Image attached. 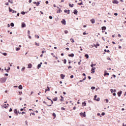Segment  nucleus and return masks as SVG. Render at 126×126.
<instances>
[{"label":"nucleus","instance_id":"9","mask_svg":"<svg viewBox=\"0 0 126 126\" xmlns=\"http://www.w3.org/2000/svg\"><path fill=\"white\" fill-rule=\"evenodd\" d=\"M112 2L113 3H116V4H118V3H119V1H118L117 0H113Z\"/></svg>","mask_w":126,"mask_h":126},{"label":"nucleus","instance_id":"31","mask_svg":"<svg viewBox=\"0 0 126 126\" xmlns=\"http://www.w3.org/2000/svg\"><path fill=\"white\" fill-rule=\"evenodd\" d=\"M91 67H94V66H96V64H92L91 65Z\"/></svg>","mask_w":126,"mask_h":126},{"label":"nucleus","instance_id":"47","mask_svg":"<svg viewBox=\"0 0 126 126\" xmlns=\"http://www.w3.org/2000/svg\"><path fill=\"white\" fill-rule=\"evenodd\" d=\"M8 2H10V3H13V2L12 1H11L10 0H8Z\"/></svg>","mask_w":126,"mask_h":126},{"label":"nucleus","instance_id":"41","mask_svg":"<svg viewBox=\"0 0 126 126\" xmlns=\"http://www.w3.org/2000/svg\"><path fill=\"white\" fill-rule=\"evenodd\" d=\"M82 104H83V106H86V102H84L82 103Z\"/></svg>","mask_w":126,"mask_h":126},{"label":"nucleus","instance_id":"2","mask_svg":"<svg viewBox=\"0 0 126 126\" xmlns=\"http://www.w3.org/2000/svg\"><path fill=\"white\" fill-rule=\"evenodd\" d=\"M97 95H94V100H95V101H100V98L98 97L97 99Z\"/></svg>","mask_w":126,"mask_h":126},{"label":"nucleus","instance_id":"17","mask_svg":"<svg viewBox=\"0 0 126 126\" xmlns=\"http://www.w3.org/2000/svg\"><path fill=\"white\" fill-rule=\"evenodd\" d=\"M43 63H40V64H38V65H37V68L38 69H39V68H40V67H41V65Z\"/></svg>","mask_w":126,"mask_h":126},{"label":"nucleus","instance_id":"46","mask_svg":"<svg viewBox=\"0 0 126 126\" xmlns=\"http://www.w3.org/2000/svg\"><path fill=\"white\" fill-rule=\"evenodd\" d=\"M86 34H87V35H88V33H86V32H84L83 33V35H86Z\"/></svg>","mask_w":126,"mask_h":126},{"label":"nucleus","instance_id":"5","mask_svg":"<svg viewBox=\"0 0 126 126\" xmlns=\"http://www.w3.org/2000/svg\"><path fill=\"white\" fill-rule=\"evenodd\" d=\"M33 3H34V4H36V6H39V4H40V2H33Z\"/></svg>","mask_w":126,"mask_h":126},{"label":"nucleus","instance_id":"7","mask_svg":"<svg viewBox=\"0 0 126 126\" xmlns=\"http://www.w3.org/2000/svg\"><path fill=\"white\" fill-rule=\"evenodd\" d=\"M62 24H63V25H65L66 24V23L65 22V20L64 19H63L62 21Z\"/></svg>","mask_w":126,"mask_h":126},{"label":"nucleus","instance_id":"6","mask_svg":"<svg viewBox=\"0 0 126 126\" xmlns=\"http://www.w3.org/2000/svg\"><path fill=\"white\" fill-rule=\"evenodd\" d=\"M122 93H123V92L122 91H120V92H118L117 94L119 97H121V95H122Z\"/></svg>","mask_w":126,"mask_h":126},{"label":"nucleus","instance_id":"22","mask_svg":"<svg viewBox=\"0 0 126 126\" xmlns=\"http://www.w3.org/2000/svg\"><path fill=\"white\" fill-rule=\"evenodd\" d=\"M74 5L73 4H71L70 3H69V6H70V7H73Z\"/></svg>","mask_w":126,"mask_h":126},{"label":"nucleus","instance_id":"8","mask_svg":"<svg viewBox=\"0 0 126 126\" xmlns=\"http://www.w3.org/2000/svg\"><path fill=\"white\" fill-rule=\"evenodd\" d=\"M64 12L67 13V14H69V13L70 12V10H67L65 9L64 10Z\"/></svg>","mask_w":126,"mask_h":126},{"label":"nucleus","instance_id":"21","mask_svg":"<svg viewBox=\"0 0 126 126\" xmlns=\"http://www.w3.org/2000/svg\"><path fill=\"white\" fill-rule=\"evenodd\" d=\"M52 116H53V117H54L53 119H56V117H57V115H56V113H53L52 114Z\"/></svg>","mask_w":126,"mask_h":126},{"label":"nucleus","instance_id":"56","mask_svg":"<svg viewBox=\"0 0 126 126\" xmlns=\"http://www.w3.org/2000/svg\"><path fill=\"white\" fill-rule=\"evenodd\" d=\"M101 115H102V116H105V113L104 112H102Z\"/></svg>","mask_w":126,"mask_h":126},{"label":"nucleus","instance_id":"14","mask_svg":"<svg viewBox=\"0 0 126 126\" xmlns=\"http://www.w3.org/2000/svg\"><path fill=\"white\" fill-rule=\"evenodd\" d=\"M68 57H71V58H73V57H74V54H73V53H72L71 54H69Z\"/></svg>","mask_w":126,"mask_h":126},{"label":"nucleus","instance_id":"34","mask_svg":"<svg viewBox=\"0 0 126 126\" xmlns=\"http://www.w3.org/2000/svg\"><path fill=\"white\" fill-rule=\"evenodd\" d=\"M106 75H109V73L105 72L104 74V76H106Z\"/></svg>","mask_w":126,"mask_h":126},{"label":"nucleus","instance_id":"23","mask_svg":"<svg viewBox=\"0 0 126 126\" xmlns=\"http://www.w3.org/2000/svg\"><path fill=\"white\" fill-rule=\"evenodd\" d=\"M61 97L62 99H60L61 102H63V95H61Z\"/></svg>","mask_w":126,"mask_h":126},{"label":"nucleus","instance_id":"58","mask_svg":"<svg viewBox=\"0 0 126 126\" xmlns=\"http://www.w3.org/2000/svg\"><path fill=\"white\" fill-rule=\"evenodd\" d=\"M118 37H119L120 38H121L122 36L120 34H118Z\"/></svg>","mask_w":126,"mask_h":126},{"label":"nucleus","instance_id":"4","mask_svg":"<svg viewBox=\"0 0 126 126\" xmlns=\"http://www.w3.org/2000/svg\"><path fill=\"white\" fill-rule=\"evenodd\" d=\"M80 115L81 116V117H85L86 115H85V112H84V113H80Z\"/></svg>","mask_w":126,"mask_h":126},{"label":"nucleus","instance_id":"32","mask_svg":"<svg viewBox=\"0 0 126 126\" xmlns=\"http://www.w3.org/2000/svg\"><path fill=\"white\" fill-rule=\"evenodd\" d=\"M53 101H58V97H55L53 98Z\"/></svg>","mask_w":126,"mask_h":126},{"label":"nucleus","instance_id":"45","mask_svg":"<svg viewBox=\"0 0 126 126\" xmlns=\"http://www.w3.org/2000/svg\"><path fill=\"white\" fill-rule=\"evenodd\" d=\"M51 55L53 56V57H55L56 56H55V54L53 53H51Z\"/></svg>","mask_w":126,"mask_h":126},{"label":"nucleus","instance_id":"43","mask_svg":"<svg viewBox=\"0 0 126 126\" xmlns=\"http://www.w3.org/2000/svg\"><path fill=\"white\" fill-rule=\"evenodd\" d=\"M104 52H107V53H110V50H108L107 51V50L105 49V50H104Z\"/></svg>","mask_w":126,"mask_h":126},{"label":"nucleus","instance_id":"38","mask_svg":"<svg viewBox=\"0 0 126 126\" xmlns=\"http://www.w3.org/2000/svg\"><path fill=\"white\" fill-rule=\"evenodd\" d=\"M2 54L3 56H7V53H2Z\"/></svg>","mask_w":126,"mask_h":126},{"label":"nucleus","instance_id":"59","mask_svg":"<svg viewBox=\"0 0 126 126\" xmlns=\"http://www.w3.org/2000/svg\"><path fill=\"white\" fill-rule=\"evenodd\" d=\"M43 104H45L46 105H47V102L45 101H43Z\"/></svg>","mask_w":126,"mask_h":126},{"label":"nucleus","instance_id":"63","mask_svg":"<svg viewBox=\"0 0 126 126\" xmlns=\"http://www.w3.org/2000/svg\"><path fill=\"white\" fill-rule=\"evenodd\" d=\"M70 78H73V75L70 76Z\"/></svg>","mask_w":126,"mask_h":126},{"label":"nucleus","instance_id":"62","mask_svg":"<svg viewBox=\"0 0 126 126\" xmlns=\"http://www.w3.org/2000/svg\"><path fill=\"white\" fill-rule=\"evenodd\" d=\"M72 68V67H71V66H69L68 67V69H69V68Z\"/></svg>","mask_w":126,"mask_h":126},{"label":"nucleus","instance_id":"26","mask_svg":"<svg viewBox=\"0 0 126 126\" xmlns=\"http://www.w3.org/2000/svg\"><path fill=\"white\" fill-rule=\"evenodd\" d=\"M110 91H111V93H113V92H116V90H113V89H111L110 90Z\"/></svg>","mask_w":126,"mask_h":126},{"label":"nucleus","instance_id":"1","mask_svg":"<svg viewBox=\"0 0 126 126\" xmlns=\"http://www.w3.org/2000/svg\"><path fill=\"white\" fill-rule=\"evenodd\" d=\"M0 81L1 83H3L6 81V79L5 78H2L0 79Z\"/></svg>","mask_w":126,"mask_h":126},{"label":"nucleus","instance_id":"51","mask_svg":"<svg viewBox=\"0 0 126 126\" xmlns=\"http://www.w3.org/2000/svg\"><path fill=\"white\" fill-rule=\"evenodd\" d=\"M21 14H23V15H24V14H25V12H24V11H23V12H21Z\"/></svg>","mask_w":126,"mask_h":126},{"label":"nucleus","instance_id":"11","mask_svg":"<svg viewBox=\"0 0 126 126\" xmlns=\"http://www.w3.org/2000/svg\"><path fill=\"white\" fill-rule=\"evenodd\" d=\"M91 22H92V24H94L95 23V19H92L91 20Z\"/></svg>","mask_w":126,"mask_h":126},{"label":"nucleus","instance_id":"37","mask_svg":"<svg viewBox=\"0 0 126 126\" xmlns=\"http://www.w3.org/2000/svg\"><path fill=\"white\" fill-rule=\"evenodd\" d=\"M35 38H37V39H39L40 38V37L38 35H35Z\"/></svg>","mask_w":126,"mask_h":126},{"label":"nucleus","instance_id":"39","mask_svg":"<svg viewBox=\"0 0 126 126\" xmlns=\"http://www.w3.org/2000/svg\"><path fill=\"white\" fill-rule=\"evenodd\" d=\"M78 5H81L83 4V2H82V1H81V2L78 3Z\"/></svg>","mask_w":126,"mask_h":126},{"label":"nucleus","instance_id":"57","mask_svg":"<svg viewBox=\"0 0 126 126\" xmlns=\"http://www.w3.org/2000/svg\"><path fill=\"white\" fill-rule=\"evenodd\" d=\"M21 114H22V115H24V114H26V112H22L21 113Z\"/></svg>","mask_w":126,"mask_h":126},{"label":"nucleus","instance_id":"10","mask_svg":"<svg viewBox=\"0 0 126 126\" xmlns=\"http://www.w3.org/2000/svg\"><path fill=\"white\" fill-rule=\"evenodd\" d=\"M9 106V105L8 104H4L5 109H7V108H8Z\"/></svg>","mask_w":126,"mask_h":126},{"label":"nucleus","instance_id":"12","mask_svg":"<svg viewBox=\"0 0 126 126\" xmlns=\"http://www.w3.org/2000/svg\"><path fill=\"white\" fill-rule=\"evenodd\" d=\"M51 103V104H48L47 106H52V104H54V101L52 99L50 100Z\"/></svg>","mask_w":126,"mask_h":126},{"label":"nucleus","instance_id":"3","mask_svg":"<svg viewBox=\"0 0 126 126\" xmlns=\"http://www.w3.org/2000/svg\"><path fill=\"white\" fill-rule=\"evenodd\" d=\"M95 69H96V67H93L91 69V73H94L95 72Z\"/></svg>","mask_w":126,"mask_h":126},{"label":"nucleus","instance_id":"53","mask_svg":"<svg viewBox=\"0 0 126 126\" xmlns=\"http://www.w3.org/2000/svg\"><path fill=\"white\" fill-rule=\"evenodd\" d=\"M81 60H80V62H78V64H79V65H80V64H81Z\"/></svg>","mask_w":126,"mask_h":126},{"label":"nucleus","instance_id":"40","mask_svg":"<svg viewBox=\"0 0 126 126\" xmlns=\"http://www.w3.org/2000/svg\"><path fill=\"white\" fill-rule=\"evenodd\" d=\"M46 91H50V88L48 87L47 89H46Z\"/></svg>","mask_w":126,"mask_h":126},{"label":"nucleus","instance_id":"54","mask_svg":"<svg viewBox=\"0 0 126 126\" xmlns=\"http://www.w3.org/2000/svg\"><path fill=\"white\" fill-rule=\"evenodd\" d=\"M91 89H92V90H94V89H95V87H92Z\"/></svg>","mask_w":126,"mask_h":126},{"label":"nucleus","instance_id":"44","mask_svg":"<svg viewBox=\"0 0 126 126\" xmlns=\"http://www.w3.org/2000/svg\"><path fill=\"white\" fill-rule=\"evenodd\" d=\"M64 32L65 33V34H67V33H68V31H67V30L64 31Z\"/></svg>","mask_w":126,"mask_h":126},{"label":"nucleus","instance_id":"64","mask_svg":"<svg viewBox=\"0 0 126 126\" xmlns=\"http://www.w3.org/2000/svg\"><path fill=\"white\" fill-rule=\"evenodd\" d=\"M114 15H115L116 16H117L118 15V13H114Z\"/></svg>","mask_w":126,"mask_h":126},{"label":"nucleus","instance_id":"19","mask_svg":"<svg viewBox=\"0 0 126 126\" xmlns=\"http://www.w3.org/2000/svg\"><path fill=\"white\" fill-rule=\"evenodd\" d=\"M14 113L15 114H16V115L17 116V115H18V111H17V109H15V110H14Z\"/></svg>","mask_w":126,"mask_h":126},{"label":"nucleus","instance_id":"36","mask_svg":"<svg viewBox=\"0 0 126 126\" xmlns=\"http://www.w3.org/2000/svg\"><path fill=\"white\" fill-rule=\"evenodd\" d=\"M10 26L12 27H14V24H13V23H11L10 24Z\"/></svg>","mask_w":126,"mask_h":126},{"label":"nucleus","instance_id":"13","mask_svg":"<svg viewBox=\"0 0 126 126\" xmlns=\"http://www.w3.org/2000/svg\"><path fill=\"white\" fill-rule=\"evenodd\" d=\"M65 77V76L64 75H63V74H61V78L62 79H63V78H64V77Z\"/></svg>","mask_w":126,"mask_h":126},{"label":"nucleus","instance_id":"28","mask_svg":"<svg viewBox=\"0 0 126 126\" xmlns=\"http://www.w3.org/2000/svg\"><path fill=\"white\" fill-rule=\"evenodd\" d=\"M22 88H23V87H22V85H20L19 86V89H22Z\"/></svg>","mask_w":126,"mask_h":126},{"label":"nucleus","instance_id":"48","mask_svg":"<svg viewBox=\"0 0 126 126\" xmlns=\"http://www.w3.org/2000/svg\"><path fill=\"white\" fill-rule=\"evenodd\" d=\"M61 110H63V111H65V108H64V107H62Z\"/></svg>","mask_w":126,"mask_h":126},{"label":"nucleus","instance_id":"33","mask_svg":"<svg viewBox=\"0 0 126 126\" xmlns=\"http://www.w3.org/2000/svg\"><path fill=\"white\" fill-rule=\"evenodd\" d=\"M70 40L71 43H74V39H73V38H71Z\"/></svg>","mask_w":126,"mask_h":126},{"label":"nucleus","instance_id":"27","mask_svg":"<svg viewBox=\"0 0 126 126\" xmlns=\"http://www.w3.org/2000/svg\"><path fill=\"white\" fill-rule=\"evenodd\" d=\"M102 30H106V29H107V28H106V27H102L101 28Z\"/></svg>","mask_w":126,"mask_h":126},{"label":"nucleus","instance_id":"55","mask_svg":"<svg viewBox=\"0 0 126 126\" xmlns=\"http://www.w3.org/2000/svg\"><path fill=\"white\" fill-rule=\"evenodd\" d=\"M49 19H53V17L51 16H49Z\"/></svg>","mask_w":126,"mask_h":126},{"label":"nucleus","instance_id":"52","mask_svg":"<svg viewBox=\"0 0 126 126\" xmlns=\"http://www.w3.org/2000/svg\"><path fill=\"white\" fill-rule=\"evenodd\" d=\"M24 69H25V67H23L22 68V71H24Z\"/></svg>","mask_w":126,"mask_h":126},{"label":"nucleus","instance_id":"29","mask_svg":"<svg viewBox=\"0 0 126 126\" xmlns=\"http://www.w3.org/2000/svg\"><path fill=\"white\" fill-rule=\"evenodd\" d=\"M45 50V48H43V49H42V54H44V53H46V51H44Z\"/></svg>","mask_w":126,"mask_h":126},{"label":"nucleus","instance_id":"15","mask_svg":"<svg viewBox=\"0 0 126 126\" xmlns=\"http://www.w3.org/2000/svg\"><path fill=\"white\" fill-rule=\"evenodd\" d=\"M31 67H32V64H31V63L29 64L28 65V68H31Z\"/></svg>","mask_w":126,"mask_h":126},{"label":"nucleus","instance_id":"50","mask_svg":"<svg viewBox=\"0 0 126 126\" xmlns=\"http://www.w3.org/2000/svg\"><path fill=\"white\" fill-rule=\"evenodd\" d=\"M32 115V116H35V113H31L30 116H31Z\"/></svg>","mask_w":126,"mask_h":126},{"label":"nucleus","instance_id":"61","mask_svg":"<svg viewBox=\"0 0 126 126\" xmlns=\"http://www.w3.org/2000/svg\"><path fill=\"white\" fill-rule=\"evenodd\" d=\"M28 35H30V31H28Z\"/></svg>","mask_w":126,"mask_h":126},{"label":"nucleus","instance_id":"30","mask_svg":"<svg viewBox=\"0 0 126 126\" xmlns=\"http://www.w3.org/2000/svg\"><path fill=\"white\" fill-rule=\"evenodd\" d=\"M85 58H86V59H88L89 58V56L88 55V54H86L85 55Z\"/></svg>","mask_w":126,"mask_h":126},{"label":"nucleus","instance_id":"24","mask_svg":"<svg viewBox=\"0 0 126 126\" xmlns=\"http://www.w3.org/2000/svg\"><path fill=\"white\" fill-rule=\"evenodd\" d=\"M35 45H36V46H37V47H39V46H40V43H37V42H35Z\"/></svg>","mask_w":126,"mask_h":126},{"label":"nucleus","instance_id":"16","mask_svg":"<svg viewBox=\"0 0 126 126\" xmlns=\"http://www.w3.org/2000/svg\"><path fill=\"white\" fill-rule=\"evenodd\" d=\"M77 12H78V11H77V10L75 9L73 13L75 14L76 15H77Z\"/></svg>","mask_w":126,"mask_h":126},{"label":"nucleus","instance_id":"25","mask_svg":"<svg viewBox=\"0 0 126 126\" xmlns=\"http://www.w3.org/2000/svg\"><path fill=\"white\" fill-rule=\"evenodd\" d=\"M99 46H100L99 44H96V45H94V47L95 48H97V47H99Z\"/></svg>","mask_w":126,"mask_h":126},{"label":"nucleus","instance_id":"42","mask_svg":"<svg viewBox=\"0 0 126 126\" xmlns=\"http://www.w3.org/2000/svg\"><path fill=\"white\" fill-rule=\"evenodd\" d=\"M19 50H20V48L18 47V48H16V51H19Z\"/></svg>","mask_w":126,"mask_h":126},{"label":"nucleus","instance_id":"35","mask_svg":"<svg viewBox=\"0 0 126 126\" xmlns=\"http://www.w3.org/2000/svg\"><path fill=\"white\" fill-rule=\"evenodd\" d=\"M9 12H11L13 11V10H12V9L10 8V7H9Z\"/></svg>","mask_w":126,"mask_h":126},{"label":"nucleus","instance_id":"49","mask_svg":"<svg viewBox=\"0 0 126 126\" xmlns=\"http://www.w3.org/2000/svg\"><path fill=\"white\" fill-rule=\"evenodd\" d=\"M63 63H66V60L64 59L63 60Z\"/></svg>","mask_w":126,"mask_h":126},{"label":"nucleus","instance_id":"18","mask_svg":"<svg viewBox=\"0 0 126 126\" xmlns=\"http://www.w3.org/2000/svg\"><path fill=\"white\" fill-rule=\"evenodd\" d=\"M22 27L23 28L24 27H26V25L24 23H22Z\"/></svg>","mask_w":126,"mask_h":126},{"label":"nucleus","instance_id":"20","mask_svg":"<svg viewBox=\"0 0 126 126\" xmlns=\"http://www.w3.org/2000/svg\"><path fill=\"white\" fill-rule=\"evenodd\" d=\"M63 11L62 10V9H61V8H60L59 10H57V13H61V12H62Z\"/></svg>","mask_w":126,"mask_h":126},{"label":"nucleus","instance_id":"60","mask_svg":"<svg viewBox=\"0 0 126 126\" xmlns=\"http://www.w3.org/2000/svg\"><path fill=\"white\" fill-rule=\"evenodd\" d=\"M107 60H109V61H111V58H110V57H108V58H107Z\"/></svg>","mask_w":126,"mask_h":126}]
</instances>
